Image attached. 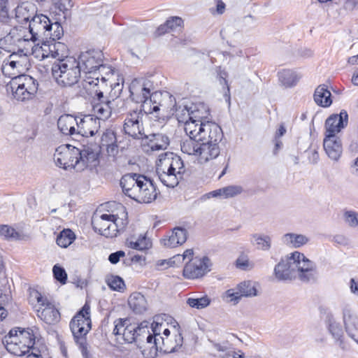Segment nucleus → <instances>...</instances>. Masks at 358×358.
Instances as JSON below:
<instances>
[{
  "instance_id": "obj_1",
  "label": "nucleus",
  "mask_w": 358,
  "mask_h": 358,
  "mask_svg": "<svg viewBox=\"0 0 358 358\" xmlns=\"http://www.w3.org/2000/svg\"><path fill=\"white\" fill-rule=\"evenodd\" d=\"M103 52L97 50H90L80 55L77 62L80 71L85 73L84 87L93 85L104 89L107 87V82L113 76L114 69L103 63Z\"/></svg>"
},
{
  "instance_id": "obj_2",
  "label": "nucleus",
  "mask_w": 358,
  "mask_h": 358,
  "mask_svg": "<svg viewBox=\"0 0 358 358\" xmlns=\"http://www.w3.org/2000/svg\"><path fill=\"white\" fill-rule=\"evenodd\" d=\"M120 185L125 195L138 203H151L157 199L159 194L153 181L138 173L124 175Z\"/></svg>"
},
{
  "instance_id": "obj_3",
  "label": "nucleus",
  "mask_w": 358,
  "mask_h": 358,
  "mask_svg": "<svg viewBox=\"0 0 358 358\" xmlns=\"http://www.w3.org/2000/svg\"><path fill=\"white\" fill-rule=\"evenodd\" d=\"M185 168L182 159L173 152L159 155L156 164V173L162 183L173 188L183 178Z\"/></svg>"
},
{
  "instance_id": "obj_4",
  "label": "nucleus",
  "mask_w": 358,
  "mask_h": 358,
  "mask_svg": "<svg viewBox=\"0 0 358 358\" xmlns=\"http://www.w3.org/2000/svg\"><path fill=\"white\" fill-rule=\"evenodd\" d=\"M33 329H13L6 335L2 343L8 352L16 356L26 355L32 348L38 345L39 340Z\"/></svg>"
},
{
  "instance_id": "obj_5",
  "label": "nucleus",
  "mask_w": 358,
  "mask_h": 358,
  "mask_svg": "<svg viewBox=\"0 0 358 358\" xmlns=\"http://www.w3.org/2000/svg\"><path fill=\"white\" fill-rule=\"evenodd\" d=\"M70 329L73 339L78 345L83 358H91L87 343V334L92 328L90 306L85 303L70 322Z\"/></svg>"
},
{
  "instance_id": "obj_6",
  "label": "nucleus",
  "mask_w": 358,
  "mask_h": 358,
  "mask_svg": "<svg viewBox=\"0 0 358 358\" xmlns=\"http://www.w3.org/2000/svg\"><path fill=\"white\" fill-rule=\"evenodd\" d=\"M120 209L122 211V217L120 218L117 215L102 214L94 215L92 220L94 230L106 238H113L117 233L124 231L128 224L127 213L125 208L120 205Z\"/></svg>"
},
{
  "instance_id": "obj_7",
  "label": "nucleus",
  "mask_w": 358,
  "mask_h": 358,
  "mask_svg": "<svg viewBox=\"0 0 358 358\" xmlns=\"http://www.w3.org/2000/svg\"><path fill=\"white\" fill-rule=\"evenodd\" d=\"M79 63L73 57L55 62L52 66V75L57 83L62 87H71L80 78Z\"/></svg>"
},
{
  "instance_id": "obj_8",
  "label": "nucleus",
  "mask_w": 358,
  "mask_h": 358,
  "mask_svg": "<svg viewBox=\"0 0 358 358\" xmlns=\"http://www.w3.org/2000/svg\"><path fill=\"white\" fill-rule=\"evenodd\" d=\"M15 18L20 23L29 22V33L31 38L48 36L49 32L52 29V23L46 15H35L31 18L26 8L22 6H17L15 9Z\"/></svg>"
},
{
  "instance_id": "obj_9",
  "label": "nucleus",
  "mask_w": 358,
  "mask_h": 358,
  "mask_svg": "<svg viewBox=\"0 0 358 358\" xmlns=\"http://www.w3.org/2000/svg\"><path fill=\"white\" fill-rule=\"evenodd\" d=\"M38 83L30 76L21 75L13 78L7 85V90H10L12 95L18 101L32 99L38 91Z\"/></svg>"
},
{
  "instance_id": "obj_10",
  "label": "nucleus",
  "mask_w": 358,
  "mask_h": 358,
  "mask_svg": "<svg viewBox=\"0 0 358 358\" xmlns=\"http://www.w3.org/2000/svg\"><path fill=\"white\" fill-rule=\"evenodd\" d=\"M152 84L150 81L134 80L129 85L130 98L137 103H141L143 110L147 111L149 106L155 99L162 97V93L158 92H151Z\"/></svg>"
},
{
  "instance_id": "obj_11",
  "label": "nucleus",
  "mask_w": 358,
  "mask_h": 358,
  "mask_svg": "<svg viewBox=\"0 0 358 358\" xmlns=\"http://www.w3.org/2000/svg\"><path fill=\"white\" fill-rule=\"evenodd\" d=\"M101 88H98L95 90V96L94 97L93 112L96 118L99 122L101 120H106L108 119L114 109V105L122 103V106L117 110V112H121V108H124V102L120 97H117L113 101L108 100L103 96Z\"/></svg>"
},
{
  "instance_id": "obj_12",
  "label": "nucleus",
  "mask_w": 358,
  "mask_h": 358,
  "mask_svg": "<svg viewBox=\"0 0 358 358\" xmlns=\"http://www.w3.org/2000/svg\"><path fill=\"white\" fill-rule=\"evenodd\" d=\"M144 113L142 109L134 110L126 115L123 124V132L134 140H141L145 136L143 123Z\"/></svg>"
},
{
  "instance_id": "obj_13",
  "label": "nucleus",
  "mask_w": 358,
  "mask_h": 358,
  "mask_svg": "<svg viewBox=\"0 0 358 358\" xmlns=\"http://www.w3.org/2000/svg\"><path fill=\"white\" fill-rule=\"evenodd\" d=\"M80 154L79 148L69 144L62 145L56 149L54 160L57 166L65 170L73 169L77 171V162Z\"/></svg>"
},
{
  "instance_id": "obj_14",
  "label": "nucleus",
  "mask_w": 358,
  "mask_h": 358,
  "mask_svg": "<svg viewBox=\"0 0 358 358\" xmlns=\"http://www.w3.org/2000/svg\"><path fill=\"white\" fill-rule=\"evenodd\" d=\"M294 272L299 273V278L303 282H308L314 278L315 264L305 257L303 253L295 251L291 253Z\"/></svg>"
},
{
  "instance_id": "obj_15",
  "label": "nucleus",
  "mask_w": 358,
  "mask_h": 358,
  "mask_svg": "<svg viewBox=\"0 0 358 358\" xmlns=\"http://www.w3.org/2000/svg\"><path fill=\"white\" fill-rule=\"evenodd\" d=\"M210 259L208 257L190 259L183 269V276L187 279H196L203 276L210 271Z\"/></svg>"
},
{
  "instance_id": "obj_16",
  "label": "nucleus",
  "mask_w": 358,
  "mask_h": 358,
  "mask_svg": "<svg viewBox=\"0 0 358 358\" xmlns=\"http://www.w3.org/2000/svg\"><path fill=\"white\" fill-rule=\"evenodd\" d=\"M169 138L162 133L146 134L141 139V146L146 153L166 150L169 145Z\"/></svg>"
},
{
  "instance_id": "obj_17",
  "label": "nucleus",
  "mask_w": 358,
  "mask_h": 358,
  "mask_svg": "<svg viewBox=\"0 0 358 358\" xmlns=\"http://www.w3.org/2000/svg\"><path fill=\"white\" fill-rule=\"evenodd\" d=\"M348 115L344 110L339 114L331 115L325 121V136H338L336 134L348 125Z\"/></svg>"
},
{
  "instance_id": "obj_18",
  "label": "nucleus",
  "mask_w": 358,
  "mask_h": 358,
  "mask_svg": "<svg viewBox=\"0 0 358 358\" xmlns=\"http://www.w3.org/2000/svg\"><path fill=\"white\" fill-rule=\"evenodd\" d=\"M80 154L78 157L77 162V171H83L88 166H96L99 164V154L91 147L85 145H82V148H79Z\"/></svg>"
},
{
  "instance_id": "obj_19",
  "label": "nucleus",
  "mask_w": 358,
  "mask_h": 358,
  "mask_svg": "<svg viewBox=\"0 0 358 358\" xmlns=\"http://www.w3.org/2000/svg\"><path fill=\"white\" fill-rule=\"evenodd\" d=\"M100 128V122L91 115L79 118L77 125L76 136L81 138L93 136Z\"/></svg>"
},
{
  "instance_id": "obj_20",
  "label": "nucleus",
  "mask_w": 358,
  "mask_h": 358,
  "mask_svg": "<svg viewBox=\"0 0 358 358\" xmlns=\"http://www.w3.org/2000/svg\"><path fill=\"white\" fill-rule=\"evenodd\" d=\"M323 147L326 154L331 160L336 162L340 159L343 152V145L338 136H325Z\"/></svg>"
},
{
  "instance_id": "obj_21",
  "label": "nucleus",
  "mask_w": 358,
  "mask_h": 358,
  "mask_svg": "<svg viewBox=\"0 0 358 358\" xmlns=\"http://www.w3.org/2000/svg\"><path fill=\"white\" fill-rule=\"evenodd\" d=\"M163 99L157 102L158 99H155V102L152 101L149 106L145 113H157L160 110L165 113H172L175 106H176V101L175 97L170 94L169 92H166L164 94H162Z\"/></svg>"
},
{
  "instance_id": "obj_22",
  "label": "nucleus",
  "mask_w": 358,
  "mask_h": 358,
  "mask_svg": "<svg viewBox=\"0 0 358 358\" xmlns=\"http://www.w3.org/2000/svg\"><path fill=\"white\" fill-rule=\"evenodd\" d=\"M291 255L282 259L274 268V274L278 280H290L294 277V268Z\"/></svg>"
},
{
  "instance_id": "obj_23",
  "label": "nucleus",
  "mask_w": 358,
  "mask_h": 358,
  "mask_svg": "<svg viewBox=\"0 0 358 358\" xmlns=\"http://www.w3.org/2000/svg\"><path fill=\"white\" fill-rule=\"evenodd\" d=\"M78 117L69 114L61 115L57 120V127L64 135L76 136Z\"/></svg>"
},
{
  "instance_id": "obj_24",
  "label": "nucleus",
  "mask_w": 358,
  "mask_h": 358,
  "mask_svg": "<svg viewBox=\"0 0 358 358\" xmlns=\"http://www.w3.org/2000/svg\"><path fill=\"white\" fill-rule=\"evenodd\" d=\"M220 152V147L216 143H201L198 152V160L200 163H206L218 157Z\"/></svg>"
},
{
  "instance_id": "obj_25",
  "label": "nucleus",
  "mask_w": 358,
  "mask_h": 358,
  "mask_svg": "<svg viewBox=\"0 0 358 358\" xmlns=\"http://www.w3.org/2000/svg\"><path fill=\"white\" fill-rule=\"evenodd\" d=\"M43 306V308L38 310V316L49 324L58 322L60 320L59 310L48 301L45 302V305Z\"/></svg>"
},
{
  "instance_id": "obj_26",
  "label": "nucleus",
  "mask_w": 358,
  "mask_h": 358,
  "mask_svg": "<svg viewBox=\"0 0 358 358\" xmlns=\"http://www.w3.org/2000/svg\"><path fill=\"white\" fill-rule=\"evenodd\" d=\"M343 320L348 336L358 343V319L349 309L343 310Z\"/></svg>"
},
{
  "instance_id": "obj_27",
  "label": "nucleus",
  "mask_w": 358,
  "mask_h": 358,
  "mask_svg": "<svg viewBox=\"0 0 358 358\" xmlns=\"http://www.w3.org/2000/svg\"><path fill=\"white\" fill-rule=\"evenodd\" d=\"M187 238V231L182 227H176L172 231L171 235L167 238L163 239V243L168 248H176L183 244Z\"/></svg>"
},
{
  "instance_id": "obj_28",
  "label": "nucleus",
  "mask_w": 358,
  "mask_h": 358,
  "mask_svg": "<svg viewBox=\"0 0 358 358\" xmlns=\"http://www.w3.org/2000/svg\"><path fill=\"white\" fill-rule=\"evenodd\" d=\"M331 94L325 85H319L315 90L314 101L320 106L326 108L331 106Z\"/></svg>"
},
{
  "instance_id": "obj_29",
  "label": "nucleus",
  "mask_w": 358,
  "mask_h": 358,
  "mask_svg": "<svg viewBox=\"0 0 358 358\" xmlns=\"http://www.w3.org/2000/svg\"><path fill=\"white\" fill-rule=\"evenodd\" d=\"M128 303L130 308L137 314H142L147 310L148 303L145 297L139 292L131 294Z\"/></svg>"
},
{
  "instance_id": "obj_30",
  "label": "nucleus",
  "mask_w": 358,
  "mask_h": 358,
  "mask_svg": "<svg viewBox=\"0 0 358 358\" xmlns=\"http://www.w3.org/2000/svg\"><path fill=\"white\" fill-rule=\"evenodd\" d=\"M236 341H241V340L233 334H228L225 339L219 342L211 341V343L217 351L227 352L234 349Z\"/></svg>"
},
{
  "instance_id": "obj_31",
  "label": "nucleus",
  "mask_w": 358,
  "mask_h": 358,
  "mask_svg": "<svg viewBox=\"0 0 358 358\" xmlns=\"http://www.w3.org/2000/svg\"><path fill=\"white\" fill-rule=\"evenodd\" d=\"M143 333H145V327L137 326L135 324L128 323L124 329L122 336L125 342L131 343L136 341L137 337L141 336Z\"/></svg>"
},
{
  "instance_id": "obj_32",
  "label": "nucleus",
  "mask_w": 358,
  "mask_h": 358,
  "mask_svg": "<svg viewBox=\"0 0 358 358\" xmlns=\"http://www.w3.org/2000/svg\"><path fill=\"white\" fill-rule=\"evenodd\" d=\"M278 75L280 83L286 88L295 86L300 78L295 71L290 69H283Z\"/></svg>"
},
{
  "instance_id": "obj_33",
  "label": "nucleus",
  "mask_w": 358,
  "mask_h": 358,
  "mask_svg": "<svg viewBox=\"0 0 358 358\" xmlns=\"http://www.w3.org/2000/svg\"><path fill=\"white\" fill-rule=\"evenodd\" d=\"M182 344L183 337L179 332L175 335L173 338L165 337L164 339H162L164 351L169 353L178 351V350L182 346Z\"/></svg>"
},
{
  "instance_id": "obj_34",
  "label": "nucleus",
  "mask_w": 358,
  "mask_h": 358,
  "mask_svg": "<svg viewBox=\"0 0 358 358\" xmlns=\"http://www.w3.org/2000/svg\"><path fill=\"white\" fill-rule=\"evenodd\" d=\"M209 115V109L203 103L192 104L191 106V120L206 122Z\"/></svg>"
},
{
  "instance_id": "obj_35",
  "label": "nucleus",
  "mask_w": 358,
  "mask_h": 358,
  "mask_svg": "<svg viewBox=\"0 0 358 358\" xmlns=\"http://www.w3.org/2000/svg\"><path fill=\"white\" fill-rule=\"evenodd\" d=\"M308 241V238L306 236L294 233L286 234L282 237V241L284 243L294 248L303 246L306 245Z\"/></svg>"
},
{
  "instance_id": "obj_36",
  "label": "nucleus",
  "mask_w": 358,
  "mask_h": 358,
  "mask_svg": "<svg viewBox=\"0 0 358 358\" xmlns=\"http://www.w3.org/2000/svg\"><path fill=\"white\" fill-rule=\"evenodd\" d=\"M52 50L51 57L55 59V62H60L62 59L69 58L68 57V48L63 43L52 41Z\"/></svg>"
},
{
  "instance_id": "obj_37",
  "label": "nucleus",
  "mask_w": 358,
  "mask_h": 358,
  "mask_svg": "<svg viewBox=\"0 0 358 358\" xmlns=\"http://www.w3.org/2000/svg\"><path fill=\"white\" fill-rule=\"evenodd\" d=\"M200 141L196 138H189L181 143V151L187 155L198 156Z\"/></svg>"
},
{
  "instance_id": "obj_38",
  "label": "nucleus",
  "mask_w": 358,
  "mask_h": 358,
  "mask_svg": "<svg viewBox=\"0 0 358 358\" xmlns=\"http://www.w3.org/2000/svg\"><path fill=\"white\" fill-rule=\"evenodd\" d=\"M76 239V235L73 231L69 229L62 230L56 239L57 244L61 247L66 248L69 246Z\"/></svg>"
},
{
  "instance_id": "obj_39",
  "label": "nucleus",
  "mask_w": 358,
  "mask_h": 358,
  "mask_svg": "<svg viewBox=\"0 0 358 358\" xmlns=\"http://www.w3.org/2000/svg\"><path fill=\"white\" fill-rule=\"evenodd\" d=\"M171 114L176 115L179 122L185 124L189 120H191V106L188 107L187 105L176 104Z\"/></svg>"
},
{
  "instance_id": "obj_40",
  "label": "nucleus",
  "mask_w": 358,
  "mask_h": 358,
  "mask_svg": "<svg viewBox=\"0 0 358 358\" xmlns=\"http://www.w3.org/2000/svg\"><path fill=\"white\" fill-rule=\"evenodd\" d=\"M183 20L181 17H172L158 28V31L159 34H164L166 32L176 30L178 28L180 29Z\"/></svg>"
},
{
  "instance_id": "obj_41",
  "label": "nucleus",
  "mask_w": 358,
  "mask_h": 358,
  "mask_svg": "<svg viewBox=\"0 0 358 358\" xmlns=\"http://www.w3.org/2000/svg\"><path fill=\"white\" fill-rule=\"evenodd\" d=\"M203 123L204 122H200L199 121H194L193 120H189L185 123V131L189 137L198 139L200 136L199 133H201L199 130H201V128H203Z\"/></svg>"
},
{
  "instance_id": "obj_42",
  "label": "nucleus",
  "mask_w": 358,
  "mask_h": 358,
  "mask_svg": "<svg viewBox=\"0 0 358 358\" xmlns=\"http://www.w3.org/2000/svg\"><path fill=\"white\" fill-rule=\"evenodd\" d=\"M252 238L258 250L266 251L271 248V238L268 235L255 234Z\"/></svg>"
},
{
  "instance_id": "obj_43",
  "label": "nucleus",
  "mask_w": 358,
  "mask_h": 358,
  "mask_svg": "<svg viewBox=\"0 0 358 358\" xmlns=\"http://www.w3.org/2000/svg\"><path fill=\"white\" fill-rule=\"evenodd\" d=\"M106 282L108 286L115 291L123 292L125 288L123 279L118 275H111L107 277Z\"/></svg>"
},
{
  "instance_id": "obj_44",
  "label": "nucleus",
  "mask_w": 358,
  "mask_h": 358,
  "mask_svg": "<svg viewBox=\"0 0 358 358\" xmlns=\"http://www.w3.org/2000/svg\"><path fill=\"white\" fill-rule=\"evenodd\" d=\"M52 41L43 43L40 47H36L33 51L36 57H41L42 59L51 57Z\"/></svg>"
},
{
  "instance_id": "obj_45",
  "label": "nucleus",
  "mask_w": 358,
  "mask_h": 358,
  "mask_svg": "<svg viewBox=\"0 0 358 358\" xmlns=\"http://www.w3.org/2000/svg\"><path fill=\"white\" fill-rule=\"evenodd\" d=\"M237 289L243 296H255L257 294V289L254 284L250 281H245L240 283Z\"/></svg>"
},
{
  "instance_id": "obj_46",
  "label": "nucleus",
  "mask_w": 358,
  "mask_h": 358,
  "mask_svg": "<svg viewBox=\"0 0 358 358\" xmlns=\"http://www.w3.org/2000/svg\"><path fill=\"white\" fill-rule=\"evenodd\" d=\"M210 125L211 127L208 131L209 134H210L209 143L218 145L224 136L222 130L215 122H212Z\"/></svg>"
},
{
  "instance_id": "obj_47",
  "label": "nucleus",
  "mask_w": 358,
  "mask_h": 358,
  "mask_svg": "<svg viewBox=\"0 0 358 358\" xmlns=\"http://www.w3.org/2000/svg\"><path fill=\"white\" fill-rule=\"evenodd\" d=\"M210 300L208 296H203L201 298H189L187 300V303L192 308L196 309H202L207 307L210 304Z\"/></svg>"
},
{
  "instance_id": "obj_48",
  "label": "nucleus",
  "mask_w": 358,
  "mask_h": 358,
  "mask_svg": "<svg viewBox=\"0 0 358 358\" xmlns=\"http://www.w3.org/2000/svg\"><path fill=\"white\" fill-rule=\"evenodd\" d=\"M7 34L2 38H0V45L3 47V48L8 50V52L11 51V49L15 46L19 45L17 43L13 34L11 35V31L9 30L6 31Z\"/></svg>"
},
{
  "instance_id": "obj_49",
  "label": "nucleus",
  "mask_w": 358,
  "mask_h": 358,
  "mask_svg": "<svg viewBox=\"0 0 358 358\" xmlns=\"http://www.w3.org/2000/svg\"><path fill=\"white\" fill-rule=\"evenodd\" d=\"M101 143L103 147L117 143L115 132L113 129H106L101 136Z\"/></svg>"
},
{
  "instance_id": "obj_50",
  "label": "nucleus",
  "mask_w": 358,
  "mask_h": 358,
  "mask_svg": "<svg viewBox=\"0 0 358 358\" xmlns=\"http://www.w3.org/2000/svg\"><path fill=\"white\" fill-rule=\"evenodd\" d=\"M18 57V55L15 53H13L8 58H6L3 62L2 66V71L8 69V67H10L12 69H17L19 67L22 66V64L20 60H14V58Z\"/></svg>"
},
{
  "instance_id": "obj_51",
  "label": "nucleus",
  "mask_w": 358,
  "mask_h": 358,
  "mask_svg": "<svg viewBox=\"0 0 358 358\" xmlns=\"http://www.w3.org/2000/svg\"><path fill=\"white\" fill-rule=\"evenodd\" d=\"M0 236L6 239H17L20 237L19 233L14 228L5 224L0 226Z\"/></svg>"
},
{
  "instance_id": "obj_52",
  "label": "nucleus",
  "mask_w": 358,
  "mask_h": 358,
  "mask_svg": "<svg viewBox=\"0 0 358 358\" xmlns=\"http://www.w3.org/2000/svg\"><path fill=\"white\" fill-rule=\"evenodd\" d=\"M10 20L11 17L8 13V0H0V22L6 25Z\"/></svg>"
},
{
  "instance_id": "obj_53",
  "label": "nucleus",
  "mask_w": 358,
  "mask_h": 358,
  "mask_svg": "<svg viewBox=\"0 0 358 358\" xmlns=\"http://www.w3.org/2000/svg\"><path fill=\"white\" fill-rule=\"evenodd\" d=\"M222 195H224L225 198L234 197L243 192V187L239 185H229L223 188H221Z\"/></svg>"
},
{
  "instance_id": "obj_54",
  "label": "nucleus",
  "mask_w": 358,
  "mask_h": 358,
  "mask_svg": "<svg viewBox=\"0 0 358 358\" xmlns=\"http://www.w3.org/2000/svg\"><path fill=\"white\" fill-rule=\"evenodd\" d=\"M10 31H11V35L13 34L19 45L22 42V40L24 39L26 32H28L27 28L22 25L15 26L13 28L10 29Z\"/></svg>"
},
{
  "instance_id": "obj_55",
  "label": "nucleus",
  "mask_w": 358,
  "mask_h": 358,
  "mask_svg": "<svg viewBox=\"0 0 358 358\" xmlns=\"http://www.w3.org/2000/svg\"><path fill=\"white\" fill-rule=\"evenodd\" d=\"M163 327V325L161 324L159 325L157 323L155 327H152V331L153 334H155V343L154 345L156 347V349L159 348L161 350H164V347L162 345V339H164L165 337L162 336L160 334V331Z\"/></svg>"
},
{
  "instance_id": "obj_56",
  "label": "nucleus",
  "mask_w": 358,
  "mask_h": 358,
  "mask_svg": "<svg viewBox=\"0 0 358 358\" xmlns=\"http://www.w3.org/2000/svg\"><path fill=\"white\" fill-rule=\"evenodd\" d=\"M52 272H53L54 278L58 282H59L62 285H64L66 282L67 273L63 267L59 266L58 264H56L53 266Z\"/></svg>"
},
{
  "instance_id": "obj_57",
  "label": "nucleus",
  "mask_w": 358,
  "mask_h": 358,
  "mask_svg": "<svg viewBox=\"0 0 358 358\" xmlns=\"http://www.w3.org/2000/svg\"><path fill=\"white\" fill-rule=\"evenodd\" d=\"M194 252L192 249L186 250L182 255H177L169 259V263L170 265H176L177 263H180L182 261L185 259L186 258L193 259Z\"/></svg>"
},
{
  "instance_id": "obj_58",
  "label": "nucleus",
  "mask_w": 358,
  "mask_h": 358,
  "mask_svg": "<svg viewBox=\"0 0 358 358\" xmlns=\"http://www.w3.org/2000/svg\"><path fill=\"white\" fill-rule=\"evenodd\" d=\"M210 124H212L210 121L204 122L203 128H201V130H199L201 133H199L200 136L198 140L200 141L201 143H209L210 134H209L208 131L211 127Z\"/></svg>"
},
{
  "instance_id": "obj_59",
  "label": "nucleus",
  "mask_w": 358,
  "mask_h": 358,
  "mask_svg": "<svg viewBox=\"0 0 358 358\" xmlns=\"http://www.w3.org/2000/svg\"><path fill=\"white\" fill-rule=\"evenodd\" d=\"M29 300L31 303H34L37 302L41 306H45V302L48 301L46 298H44L41 294L36 289H32L30 291Z\"/></svg>"
},
{
  "instance_id": "obj_60",
  "label": "nucleus",
  "mask_w": 358,
  "mask_h": 358,
  "mask_svg": "<svg viewBox=\"0 0 358 358\" xmlns=\"http://www.w3.org/2000/svg\"><path fill=\"white\" fill-rule=\"evenodd\" d=\"M345 222L350 227L358 225V213L355 211H347L344 214Z\"/></svg>"
},
{
  "instance_id": "obj_61",
  "label": "nucleus",
  "mask_w": 358,
  "mask_h": 358,
  "mask_svg": "<svg viewBox=\"0 0 358 358\" xmlns=\"http://www.w3.org/2000/svg\"><path fill=\"white\" fill-rule=\"evenodd\" d=\"M236 266L237 268L246 271L251 267H250V262L246 255H241L238 257V259L236 261Z\"/></svg>"
},
{
  "instance_id": "obj_62",
  "label": "nucleus",
  "mask_w": 358,
  "mask_h": 358,
  "mask_svg": "<svg viewBox=\"0 0 358 358\" xmlns=\"http://www.w3.org/2000/svg\"><path fill=\"white\" fill-rule=\"evenodd\" d=\"M129 322L128 319H119L115 321V328L113 329V334L115 335H122L124 329L126 327L127 324Z\"/></svg>"
},
{
  "instance_id": "obj_63",
  "label": "nucleus",
  "mask_w": 358,
  "mask_h": 358,
  "mask_svg": "<svg viewBox=\"0 0 358 358\" xmlns=\"http://www.w3.org/2000/svg\"><path fill=\"white\" fill-rule=\"evenodd\" d=\"M52 29H54V33H50V38H52V41H55L56 39H59L63 36V28L59 22L52 23Z\"/></svg>"
},
{
  "instance_id": "obj_64",
  "label": "nucleus",
  "mask_w": 358,
  "mask_h": 358,
  "mask_svg": "<svg viewBox=\"0 0 358 358\" xmlns=\"http://www.w3.org/2000/svg\"><path fill=\"white\" fill-rule=\"evenodd\" d=\"M24 358H43L41 350L38 345L35 348H32L29 352H27L26 355H22Z\"/></svg>"
}]
</instances>
